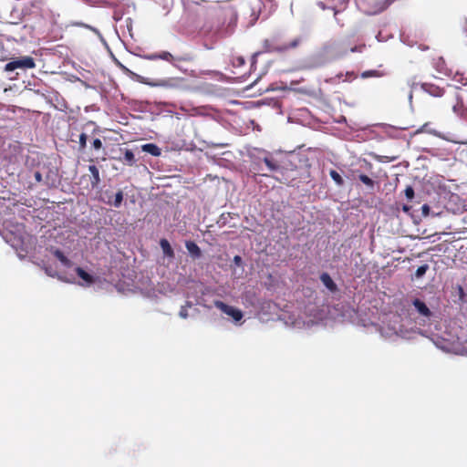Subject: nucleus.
<instances>
[{
  "label": "nucleus",
  "instance_id": "nucleus-1",
  "mask_svg": "<svg viewBox=\"0 0 467 467\" xmlns=\"http://www.w3.org/2000/svg\"><path fill=\"white\" fill-rule=\"evenodd\" d=\"M200 36L203 40V47L206 49L213 48V46L226 36V33L222 29L218 22L213 20L206 22L200 29Z\"/></svg>",
  "mask_w": 467,
  "mask_h": 467
},
{
  "label": "nucleus",
  "instance_id": "nucleus-2",
  "mask_svg": "<svg viewBox=\"0 0 467 467\" xmlns=\"http://www.w3.org/2000/svg\"><path fill=\"white\" fill-rule=\"evenodd\" d=\"M302 42L301 37H296L289 43L278 44L275 36L271 39H265L264 47L267 52H285L289 49L296 48Z\"/></svg>",
  "mask_w": 467,
  "mask_h": 467
},
{
  "label": "nucleus",
  "instance_id": "nucleus-3",
  "mask_svg": "<svg viewBox=\"0 0 467 467\" xmlns=\"http://www.w3.org/2000/svg\"><path fill=\"white\" fill-rule=\"evenodd\" d=\"M36 67L35 59L32 57L25 56L16 57L5 66V71L10 72L16 69H32Z\"/></svg>",
  "mask_w": 467,
  "mask_h": 467
},
{
  "label": "nucleus",
  "instance_id": "nucleus-4",
  "mask_svg": "<svg viewBox=\"0 0 467 467\" xmlns=\"http://www.w3.org/2000/svg\"><path fill=\"white\" fill-rule=\"evenodd\" d=\"M448 105H451L454 113L462 119L467 120V108L464 106L462 99L459 98L456 92L450 95Z\"/></svg>",
  "mask_w": 467,
  "mask_h": 467
},
{
  "label": "nucleus",
  "instance_id": "nucleus-5",
  "mask_svg": "<svg viewBox=\"0 0 467 467\" xmlns=\"http://www.w3.org/2000/svg\"><path fill=\"white\" fill-rule=\"evenodd\" d=\"M215 306L227 316L231 317L236 322L240 321L244 317L243 312L240 309L229 306L222 301H216Z\"/></svg>",
  "mask_w": 467,
  "mask_h": 467
},
{
  "label": "nucleus",
  "instance_id": "nucleus-6",
  "mask_svg": "<svg viewBox=\"0 0 467 467\" xmlns=\"http://www.w3.org/2000/svg\"><path fill=\"white\" fill-rule=\"evenodd\" d=\"M262 161L265 164L269 171L276 172L285 168L283 161L275 158L272 155H267L263 158Z\"/></svg>",
  "mask_w": 467,
  "mask_h": 467
},
{
  "label": "nucleus",
  "instance_id": "nucleus-7",
  "mask_svg": "<svg viewBox=\"0 0 467 467\" xmlns=\"http://www.w3.org/2000/svg\"><path fill=\"white\" fill-rule=\"evenodd\" d=\"M421 88L429 95L436 98L443 97L446 94V90L432 83H422Z\"/></svg>",
  "mask_w": 467,
  "mask_h": 467
},
{
  "label": "nucleus",
  "instance_id": "nucleus-8",
  "mask_svg": "<svg viewBox=\"0 0 467 467\" xmlns=\"http://www.w3.org/2000/svg\"><path fill=\"white\" fill-rule=\"evenodd\" d=\"M331 48L332 47L330 46H325L323 48V53L317 55L316 57L314 58L312 67H318L326 65L328 61L326 55L330 51Z\"/></svg>",
  "mask_w": 467,
  "mask_h": 467
},
{
  "label": "nucleus",
  "instance_id": "nucleus-9",
  "mask_svg": "<svg viewBox=\"0 0 467 467\" xmlns=\"http://www.w3.org/2000/svg\"><path fill=\"white\" fill-rule=\"evenodd\" d=\"M267 4H269L271 6L273 5L272 0H265ZM250 5L253 11V14H257L258 16L265 13V3L264 0H251Z\"/></svg>",
  "mask_w": 467,
  "mask_h": 467
},
{
  "label": "nucleus",
  "instance_id": "nucleus-10",
  "mask_svg": "<svg viewBox=\"0 0 467 467\" xmlns=\"http://www.w3.org/2000/svg\"><path fill=\"white\" fill-rule=\"evenodd\" d=\"M412 305L414 306V307L420 316H423L425 317H430L431 316V311L427 306V305L420 299L415 298L412 301Z\"/></svg>",
  "mask_w": 467,
  "mask_h": 467
},
{
  "label": "nucleus",
  "instance_id": "nucleus-11",
  "mask_svg": "<svg viewBox=\"0 0 467 467\" xmlns=\"http://www.w3.org/2000/svg\"><path fill=\"white\" fill-rule=\"evenodd\" d=\"M75 272L84 282L80 284L81 285H90L95 282L94 276L86 272L83 268L78 266L76 267Z\"/></svg>",
  "mask_w": 467,
  "mask_h": 467
},
{
  "label": "nucleus",
  "instance_id": "nucleus-12",
  "mask_svg": "<svg viewBox=\"0 0 467 467\" xmlns=\"http://www.w3.org/2000/svg\"><path fill=\"white\" fill-rule=\"evenodd\" d=\"M185 247L192 259H199L202 256V250L193 241H186Z\"/></svg>",
  "mask_w": 467,
  "mask_h": 467
},
{
  "label": "nucleus",
  "instance_id": "nucleus-13",
  "mask_svg": "<svg viewBox=\"0 0 467 467\" xmlns=\"http://www.w3.org/2000/svg\"><path fill=\"white\" fill-rule=\"evenodd\" d=\"M145 57L149 60L162 59V60H165L168 62H172L174 59L173 56L168 51H162L158 54L157 53L150 54V55H147Z\"/></svg>",
  "mask_w": 467,
  "mask_h": 467
},
{
  "label": "nucleus",
  "instance_id": "nucleus-14",
  "mask_svg": "<svg viewBox=\"0 0 467 467\" xmlns=\"http://www.w3.org/2000/svg\"><path fill=\"white\" fill-rule=\"evenodd\" d=\"M88 171L91 173L90 183L92 188H97L100 183L99 171L96 165H89Z\"/></svg>",
  "mask_w": 467,
  "mask_h": 467
},
{
  "label": "nucleus",
  "instance_id": "nucleus-15",
  "mask_svg": "<svg viewBox=\"0 0 467 467\" xmlns=\"http://www.w3.org/2000/svg\"><path fill=\"white\" fill-rule=\"evenodd\" d=\"M320 280L324 284V285L331 292H335L337 290V285L327 273H323L320 275Z\"/></svg>",
  "mask_w": 467,
  "mask_h": 467
},
{
  "label": "nucleus",
  "instance_id": "nucleus-16",
  "mask_svg": "<svg viewBox=\"0 0 467 467\" xmlns=\"http://www.w3.org/2000/svg\"><path fill=\"white\" fill-rule=\"evenodd\" d=\"M144 152H147L152 156L158 157L161 154V149L154 143H147L141 146Z\"/></svg>",
  "mask_w": 467,
  "mask_h": 467
},
{
  "label": "nucleus",
  "instance_id": "nucleus-17",
  "mask_svg": "<svg viewBox=\"0 0 467 467\" xmlns=\"http://www.w3.org/2000/svg\"><path fill=\"white\" fill-rule=\"evenodd\" d=\"M160 245L162 249V252L163 254L168 256V257H173L174 256V252H173V249L171 248L170 243L168 240L166 239H161L160 241Z\"/></svg>",
  "mask_w": 467,
  "mask_h": 467
},
{
  "label": "nucleus",
  "instance_id": "nucleus-18",
  "mask_svg": "<svg viewBox=\"0 0 467 467\" xmlns=\"http://www.w3.org/2000/svg\"><path fill=\"white\" fill-rule=\"evenodd\" d=\"M386 73L380 70L371 69V70H366L361 73L362 78H381L385 76Z\"/></svg>",
  "mask_w": 467,
  "mask_h": 467
},
{
  "label": "nucleus",
  "instance_id": "nucleus-19",
  "mask_svg": "<svg viewBox=\"0 0 467 467\" xmlns=\"http://www.w3.org/2000/svg\"><path fill=\"white\" fill-rule=\"evenodd\" d=\"M121 161L129 166H133L136 162L134 153L129 149L125 150L124 157Z\"/></svg>",
  "mask_w": 467,
  "mask_h": 467
},
{
  "label": "nucleus",
  "instance_id": "nucleus-20",
  "mask_svg": "<svg viewBox=\"0 0 467 467\" xmlns=\"http://www.w3.org/2000/svg\"><path fill=\"white\" fill-rule=\"evenodd\" d=\"M123 192L119 190L118 192L115 193L113 200H109L107 202L109 205L119 208L123 201Z\"/></svg>",
  "mask_w": 467,
  "mask_h": 467
},
{
  "label": "nucleus",
  "instance_id": "nucleus-21",
  "mask_svg": "<svg viewBox=\"0 0 467 467\" xmlns=\"http://www.w3.org/2000/svg\"><path fill=\"white\" fill-rule=\"evenodd\" d=\"M53 254L63 265L67 267L71 265V261L59 249H56Z\"/></svg>",
  "mask_w": 467,
  "mask_h": 467
},
{
  "label": "nucleus",
  "instance_id": "nucleus-22",
  "mask_svg": "<svg viewBox=\"0 0 467 467\" xmlns=\"http://www.w3.org/2000/svg\"><path fill=\"white\" fill-rule=\"evenodd\" d=\"M329 175L337 186H342L344 184L343 178L337 171L331 170Z\"/></svg>",
  "mask_w": 467,
  "mask_h": 467
},
{
  "label": "nucleus",
  "instance_id": "nucleus-23",
  "mask_svg": "<svg viewBox=\"0 0 467 467\" xmlns=\"http://www.w3.org/2000/svg\"><path fill=\"white\" fill-rule=\"evenodd\" d=\"M358 179L367 187L371 188V189L374 188L375 182L371 178H369L368 175H366V174H359L358 175Z\"/></svg>",
  "mask_w": 467,
  "mask_h": 467
},
{
  "label": "nucleus",
  "instance_id": "nucleus-24",
  "mask_svg": "<svg viewBox=\"0 0 467 467\" xmlns=\"http://www.w3.org/2000/svg\"><path fill=\"white\" fill-rule=\"evenodd\" d=\"M170 81H171L170 79H161V80H158V81H143V83L152 86V87H158V86L170 87L171 86Z\"/></svg>",
  "mask_w": 467,
  "mask_h": 467
},
{
  "label": "nucleus",
  "instance_id": "nucleus-25",
  "mask_svg": "<svg viewBox=\"0 0 467 467\" xmlns=\"http://www.w3.org/2000/svg\"><path fill=\"white\" fill-rule=\"evenodd\" d=\"M87 140H88V136L84 132H82L78 136V150L79 151H83L86 149V147H87Z\"/></svg>",
  "mask_w": 467,
  "mask_h": 467
},
{
  "label": "nucleus",
  "instance_id": "nucleus-26",
  "mask_svg": "<svg viewBox=\"0 0 467 467\" xmlns=\"http://www.w3.org/2000/svg\"><path fill=\"white\" fill-rule=\"evenodd\" d=\"M428 269H429V265L427 264L419 266L415 272L416 278L422 277L426 274Z\"/></svg>",
  "mask_w": 467,
  "mask_h": 467
},
{
  "label": "nucleus",
  "instance_id": "nucleus-27",
  "mask_svg": "<svg viewBox=\"0 0 467 467\" xmlns=\"http://www.w3.org/2000/svg\"><path fill=\"white\" fill-rule=\"evenodd\" d=\"M404 193L408 201H411L415 195L414 189L410 185L406 187Z\"/></svg>",
  "mask_w": 467,
  "mask_h": 467
},
{
  "label": "nucleus",
  "instance_id": "nucleus-28",
  "mask_svg": "<svg viewBox=\"0 0 467 467\" xmlns=\"http://www.w3.org/2000/svg\"><path fill=\"white\" fill-rule=\"evenodd\" d=\"M454 81L460 83L461 85L462 86H465L467 85V78L464 77L463 74H459L457 73L454 78H453Z\"/></svg>",
  "mask_w": 467,
  "mask_h": 467
},
{
  "label": "nucleus",
  "instance_id": "nucleus-29",
  "mask_svg": "<svg viewBox=\"0 0 467 467\" xmlns=\"http://www.w3.org/2000/svg\"><path fill=\"white\" fill-rule=\"evenodd\" d=\"M91 147L95 150H99L103 148V143L101 141L100 139L99 138H96L92 140L91 142Z\"/></svg>",
  "mask_w": 467,
  "mask_h": 467
},
{
  "label": "nucleus",
  "instance_id": "nucleus-30",
  "mask_svg": "<svg viewBox=\"0 0 467 467\" xmlns=\"http://www.w3.org/2000/svg\"><path fill=\"white\" fill-rule=\"evenodd\" d=\"M333 11H334V16L337 22V24L340 26H343L344 24L343 23H340V18L338 17V16L340 15V12L336 10L335 8H331Z\"/></svg>",
  "mask_w": 467,
  "mask_h": 467
},
{
  "label": "nucleus",
  "instance_id": "nucleus-31",
  "mask_svg": "<svg viewBox=\"0 0 467 467\" xmlns=\"http://www.w3.org/2000/svg\"><path fill=\"white\" fill-rule=\"evenodd\" d=\"M34 177L36 182H40L42 181V174L40 171H35Z\"/></svg>",
  "mask_w": 467,
  "mask_h": 467
},
{
  "label": "nucleus",
  "instance_id": "nucleus-32",
  "mask_svg": "<svg viewBox=\"0 0 467 467\" xmlns=\"http://www.w3.org/2000/svg\"><path fill=\"white\" fill-rule=\"evenodd\" d=\"M458 291H459L460 299L463 300L465 293H464V290H463L462 286L458 285Z\"/></svg>",
  "mask_w": 467,
  "mask_h": 467
},
{
  "label": "nucleus",
  "instance_id": "nucleus-33",
  "mask_svg": "<svg viewBox=\"0 0 467 467\" xmlns=\"http://www.w3.org/2000/svg\"><path fill=\"white\" fill-rule=\"evenodd\" d=\"M180 317L182 318H186L188 317L187 309L182 307V309L180 310Z\"/></svg>",
  "mask_w": 467,
  "mask_h": 467
},
{
  "label": "nucleus",
  "instance_id": "nucleus-34",
  "mask_svg": "<svg viewBox=\"0 0 467 467\" xmlns=\"http://www.w3.org/2000/svg\"><path fill=\"white\" fill-rule=\"evenodd\" d=\"M364 46H356L351 48V52H361Z\"/></svg>",
  "mask_w": 467,
  "mask_h": 467
},
{
  "label": "nucleus",
  "instance_id": "nucleus-35",
  "mask_svg": "<svg viewBox=\"0 0 467 467\" xmlns=\"http://www.w3.org/2000/svg\"><path fill=\"white\" fill-rule=\"evenodd\" d=\"M234 263H235L236 265H239V264H241V262H242V258H241V256H239V255H235V256L234 257Z\"/></svg>",
  "mask_w": 467,
  "mask_h": 467
},
{
  "label": "nucleus",
  "instance_id": "nucleus-36",
  "mask_svg": "<svg viewBox=\"0 0 467 467\" xmlns=\"http://www.w3.org/2000/svg\"><path fill=\"white\" fill-rule=\"evenodd\" d=\"M317 5H318L321 9H323V10H325V9H326V5H325V4H324L323 2H318V3H317Z\"/></svg>",
  "mask_w": 467,
  "mask_h": 467
},
{
  "label": "nucleus",
  "instance_id": "nucleus-37",
  "mask_svg": "<svg viewBox=\"0 0 467 467\" xmlns=\"http://www.w3.org/2000/svg\"><path fill=\"white\" fill-rule=\"evenodd\" d=\"M410 206H408V205H404V206H403V211H404V212H409V211H410Z\"/></svg>",
  "mask_w": 467,
  "mask_h": 467
},
{
  "label": "nucleus",
  "instance_id": "nucleus-38",
  "mask_svg": "<svg viewBox=\"0 0 467 467\" xmlns=\"http://www.w3.org/2000/svg\"><path fill=\"white\" fill-rule=\"evenodd\" d=\"M422 209H423V212H427V211H429V206L425 204V205H423Z\"/></svg>",
  "mask_w": 467,
  "mask_h": 467
}]
</instances>
